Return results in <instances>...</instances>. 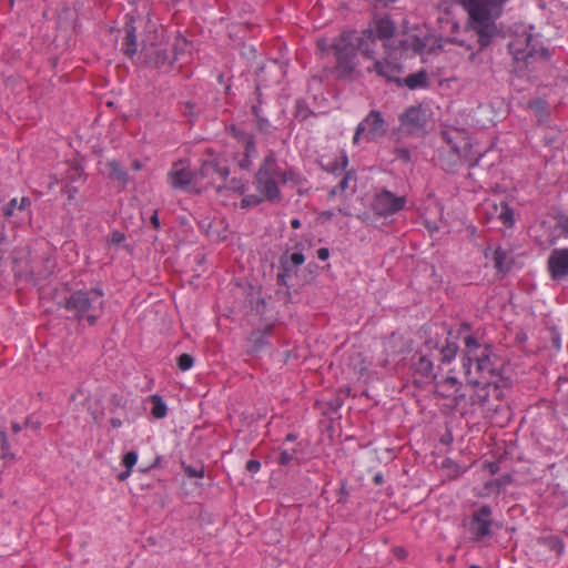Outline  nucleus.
Segmentation results:
<instances>
[{
    "label": "nucleus",
    "mask_w": 568,
    "mask_h": 568,
    "mask_svg": "<svg viewBox=\"0 0 568 568\" xmlns=\"http://www.w3.org/2000/svg\"><path fill=\"white\" fill-rule=\"evenodd\" d=\"M464 341L463 369L468 384H494V392L505 384L501 376L503 361L487 345H481L475 336L466 334Z\"/></svg>",
    "instance_id": "f257e3e1"
},
{
    "label": "nucleus",
    "mask_w": 568,
    "mask_h": 568,
    "mask_svg": "<svg viewBox=\"0 0 568 568\" xmlns=\"http://www.w3.org/2000/svg\"><path fill=\"white\" fill-rule=\"evenodd\" d=\"M468 14V26L478 36L480 49L488 47L497 34L496 20L509 0H455Z\"/></svg>",
    "instance_id": "f03ea898"
},
{
    "label": "nucleus",
    "mask_w": 568,
    "mask_h": 568,
    "mask_svg": "<svg viewBox=\"0 0 568 568\" xmlns=\"http://www.w3.org/2000/svg\"><path fill=\"white\" fill-rule=\"evenodd\" d=\"M514 61L528 68L536 62L548 61L551 57L544 39L535 32L534 27L516 31L508 44Z\"/></svg>",
    "instance_id": "7ed1b4c3"
},
{
    "label": "nucleus",
    "mask_w": 568,
    "mask_h": 568,
    "mask_svg": "<svg viewBox=\"0 0 568 568\" xmlns=\"http://www.w3.org/2000/svg\"><path fill=\"white\" fill-rule=\"evenodd\" d=\"M295 172L285 170L277 164L271 152L262 162L255 174V189L266 201L275 202L281 199L280 185L293 181Z\"/></svg>",
    "instance_id": "20e7f679"
},
{
    "label": "nucleus",
    "mask_w": 568,
    "mask_h": 568,
    "mask_svg": "<svg viewBox=\"0 0 568 568\" xmlns=\"http://www.w3.org/2000/svg\"><path fill=\"white\" fill-rule=\"evenodd\" d=\"M102 290H78L64 301V308L78 321L84 320L93 326L103 313L104 300Z\"/></svg>",
    "instance_id": "39448f33"
},
{
    "label": "nucleus",
    "mask_w": 568,
    "mask_h": 568,
    "mask_svg": "<svg viewBox=\"0 0 568 568\" xmlns=\"http://www.w3.org/2000/svg\"><path fill=\"white\" fill-rule=\"evenodd\" d=\"M230 174L226 161L222 158H214L205 160L197 172L199 186L203 187L214 186L221 191L225 185V181Z\"/></svg>",
    "instance_id": "423d86ee"
},
{
    "label": "nucleus",
    "mask_w": 568,
    "mask_h": 568,
    "mask_svg": "<svg viewBox=\"0 0 568 568\" xmlns=\"http://www.w3.org/2000/svg\"><path fill=\"white\" fill-rule=\"evenodd\" d=\"M356 38V31H345L334 40L332 48L334 50L336 63L339 69L345 71L353 70V60L357 51Z\"/></svg>",
    "instance_id": "0eeeda50"
},
{
    "label": "nucleus",
    "mask_w": 568,
    "mask_h": 568,
    "mask_svg": "<svg viewBox=\"0 0 568 568\" xmlns=\"http://www.w3.org/2000/svg\"><path fill=\"white\" fill-rule=\"evenodd\" d=\"M387 132V125L381 112L371 111L367 116L359 122L353 136V143H358L363 135L367 141H376L383 138Z\"/></svg>",
    "instance_id": "6e6552de"
},
{
    "label": "nucleus",
    "mask_w": 568,
    "mask_h": 568,
    "mask_svg": "<svg viewBox=\"0 0 568 568\" xmlns=\"http://www.w3.org/2000/svg\"><path fill=\"white\" fill-rule=\"evenodd\" d=\"M168 181L173 189L189 192H201L197 172L195 174L182 162L174 163L168 174Z\"/></svg>",
    "instance_id": "1a4fd4ad"
},
{
    "label": "nucleus",
    "mask_w": 568,
    "mask_h": 568,
    "mask_svg": "<svg viewBox=\"0 0 568 568\" xmlns=\"http://www.w3.org/2000/svg\"><path fill=\"white\" fill-rule=\"evenodd\" d=\"M405 204V196H396L387 190H382L374 195L371 206L377 215L388 216L403 210Z\"/></svg>",
    "instance_id": "9d476101"
},
{
    "label": "nucleus",
    "mask_w": 568,
    "mask_h": 568,
    "mask_svg": "<svg viewBox=\"0 0 568 568\" xmlns=\"http://www.w3.org/2000/svg\"><path fill=\"white\" fill-rule=\"evenodd\" d=\"M428 114L422 106L408 108L399 118L402 125L409 133L423 132L427 124Z\"/></svg>",
    "instance_id": "9b49d317"
},
{
    "label": "nucleus",
    "mask_w": 568,
    "mask_h": 568,
    "mask_svg": "<svg viewBox=\"0 0 568 568\" xmlns=\"http://www.w3.org/2000/svg\"><path fill=\"white\" fill-rule=\"evenodd\" d=\"M491 509L489 506H481L474 513L470 523V531L476 540L483 539L490 534Z\"/></svg>",
    "instance_id": "f8f14e48"
},
{
    "label": "nucleus",
    "mask_w": 568,
    "mask_h": 568,
    "mask_svg": "<svg viewBox=\"0 0 568 568\" xmlns=\"http://www.w3.org/2000/svg\"><path fill=\"white\" fill-rule=\"evenodd\" d=\"M547 267L552 280L568 276V248L552 250L548 257Z\"/></svg>",
    "instance_id": "ddd939ff"
},
{
    "label": "nucleus",
    "mask_w": 568,
    "mask_h": 568,
    "mask_svg": "<svg viewBox=\"0 0 568 568\" xmlns=\"http://www.w3.org/2000/svg\"><path fill=\"white\" fill-rule=\"evenodd\" d=\"M436 389L443 397H454L456 400L462 399L467 396L466 394V385L452 374H448L446 377L440 381H436Z\"/></svg>",
    "instance_id": "4468645a"
},
{
    "label": "nucleus",
    "mask_w": 568,
    "mask_h": 568,
    "mask_svg": "<svg viewBox=\"0 0 568 568\" xmlns=\"http://www.w3.org/2000/svg\"><path fill=\"white\" fill-rule=\"evenodd\" d=\"M368 71L376 72L379 77L385 78L387 81L399 82L398 75L402 73V67L397 62L384 59L376 60L373 68H369Z\"/></svg>",
    "instance_id": "2eb2a0df"
},
{
    "label": "nucleus",
    "mask_w": 568,
    "mask_h": 568,
    "mask_svg": "<svg viewBox=\"0 0 568 568\" xmlns=\"http://www.w3.org/2000/svg\"><path fill=\"white\" fill-rule=\"evenodd\" d=\"M144 62L156 69H164L172 64V61L165 49L152 47L143 50Z\"/></svg>",
    "instance_id": "dca6fc26"
},
{
    "label": "nucleus",
    "mask_w": 568,
    "mask_h": 568,
    "mask_svg": "<svg viewBox=\"0 0 568 568\" xmlns=\"http://www.w3.org/2000/svg\"><path fill=\"white\" fill-rule=\"evenodd\" d=\"M494 384H468L466 382V394L469 396L471 405H484L490 395Z\"/></svg>",
    "instance_id": "f3484780"
},
{
    "label": "nucleus",
    "mask_w": 568,
    "mask_h": 568,
    "mask_svg": "<svg viewBox=\"0 0 568 568\" xmlns=\"http://www.w3.org/2000/svg\"><path fill=\"white\" fill-rule=\"evenodd\" d=\"M485 207L491 209V216H496L505 226H513L514 213L505 201H501L498 204L488 201L485 203Z\"/></svg>",
    "instance_id": "a211bd4d"
},
{
    "label": "nucleus",
    "mask_w": 568,
    "mask_h": 568,
    "mask_svg": "<svg viewBox=\"0 0 568 568\" xmlns=\"http://www.w3.org/2000/svg\"><path fill=\"white\" fill-rule=\"evenodd\" d=\"M374 31L375 39H379L384 41V45L388 47V41L393 37L396 27L394 22L388 18H382L374 22V26L371 28Z\"/></svg>",
    "instance_id": "6ab92c4d"
},
{
    "label": "nucleus",
    "mask_w": 568,
    "mask_h": 568,
    "mask_svg": "<svg viewBox=\"0 0 568 568\" xmlns=\"http://www.w3.org/2000/svg\"><path fill=\"white\" fill-rule=\"evenodd\" d=\"M376 39L372 29L363 31L361 34L357 33L356 48L365 57L373 58L375 54Z\"/></svg>",
    "instance_id": "aec40b11"
},
{
    "label": "nucleus",
    "mask_w": 568,
    "mask_h": 568,
    "mask_svg": "<svg viewBox=\"0 0 568 568\" xmlns=\"http://www.w3.org/2000/svg\"><path fill=\"white\" fill-rule=\"evenodd\" d=\"M443 138L450 146L456 159H460L466 155V152L469 148V143L467 139L464 138L460 133L456 132L455 136H453L449 133L445 132L443 133Z\"/></svg>",
    "instance_id": "412c9836"
},
{
    "label": "nucleus",
    "mask_w": 568,
    "mask_h": 568,
    "mask_svg": "<svg viewBox=\"0 0 568 568\" xmlns=\"http://www.w3.org/2000/svg\"><path fill=\"white\" fill-rule=\"evenodd\" d=\"M510 483L509 476L496 478L484 484L483 488L478 491L480 497H490L497 495L500 490Z\"/></svg>",
    "instance_id": "4be33fe9"
},
{
    "label": "nucleus",
    "mask_w": 568,
    "mask_h": 568,
    "mask_svg": "<svg viewBox=\"0 0 568 568\" xmlns=\"http://www.w3.org/2000/svg\"><path fill=\"white\" fill-rule=\"evenodd\" d=\"M122 50L129 58H133L136 53V29L132 24L126 26V34L122 43Z\"/></svg>",
    "instance_id": "5701e85b"
},
{
    "label": "nucleus",
    "mask_w": 568,
    "mask_h": 568,
    "mask_svg": "<svg viewBox=\"0 0 568 568\" xmlns=\"http://www.w3.org/2000/svg\"><path fill=\"white\" fill-rule=\"evenodd\" d=\"M136 463H138V453L134 450L128 452L122 457V460H121V464L125 467V470L118 474V480L119 481L126 480L131 476L132 469L136 465Z\"/></svg>",
    "instance_id": "b1692460"
},
{
    "label": "nucleus",
    "mask_w": 568,
    "mask_h": 568,
    "mask_svg": "<svg viewBox=\"0 0 568 568\" xmlns=\"http://www.w3.org/2000/svg\"><path fill=\"white\" fill-rule=\"evenodd\" d=\"M106 168L109 170V176L112 180L118 181V182L122 183L123 185L126 184L128 173L122 169V166L120 165V163L118 161H115V160L109 161L106 163Z\"/></svg>",
    "instance_id": "393cba45"
},
{
    "label": "nucleus",
    "mask_w": 568,
    "mask_h": 568,
    "mask_svg": "<svg viewBox=\"0 0 568 568\" xmlns=\"http://www.w3.org/2000/svg\"><path fill=\"white\" fill-rule=\"evenodd\" d=\"M458 352V346L456 343L447 341L446 344L439 349V361L443 364H449Z\"/></svg>",
    "instance_id": "a878e982"
},
{
    "label": "nucleus",
    "mask_w": 568,
    "mask_h": 568,
    "mask_svg": "<svg viewBox=\"0 0 568 568\" xmlns=\"http://www.w3.org/2000/svg\"><path fill=\"white\" fill-rule=\"evenodd\" d=\"M152 403L151 414L156 419H162L168 414L166 404L163 402L162 397L159 395H152L150 398Z\"/></svg>",
    "instance_id": "bb28decb"
},
{
    "label": "nucleus",
    "mask_w": 568,
    "mask_h": 568,
    "mask_svg": "<svg viewBox=\"0 0 568 568\" xmlns=\"http://www.w3.org/2000/svg\"><path fill=\"white\" fill-rule=\"evenodd\" d=\"M415 369L422 376H428L433 371V361L426 354H420L414 363Z\"/></svg>",
    "instance_id": "cd10ccee"
},
{
    "label": "nucleus",
    "mask_w": 568,
    "mask_h": 568,
    "mask_svg": "<svg viewBox=\"0 0 568 568\" xmlns=\"http://www.w3.org/2000/svg\"><path fill=\"white\" fill-rule=\"evenodd\" d=\"M404 82L409 89H416L427 84V77L425 72H417L406 77Z\"/></svg>",
    "instance_id": "c85d7f7f"
},
{
    "label": "nucleus",
    "mask_w": 568,
    "mask_h": 568,
    "mask_svg": "<svg viewBox=\"0 0 568 568\" xmlns=\"http://www.w3.org/2000/svg\"><path fill=\"white\" fill-rule=\"evenodd\" d=\"M349 365L354 369V372L358 375V377H363L366 375L368 371V366L363 358L361 353H356L352 358Z\"/></svg>",
    "instance_id": "c756f323"
},
{
    "label": "nucleus",
    "mask_w": 568,
    "mask_h": 568,
    "mask_svg": "<svg viewBox=\"0 0 568 568\" xmlns=\"http://www.w3.org/2000/svg\"><path fill=\"white\" fill-rule=\"evenodd\" d=\"M245 158L243 160H241L240 162V166L242 169H247L250 166V159L251 158H255L257 152H256V148L254 145V142L252 141V139H247L245 141Z\"/></svg>",
    "instance_id": "7c9ffc66"
},
{
    "label": "nucleus",
    "mask_w": 568,
    "mask_h": 568,
    "mask_svg": "<svg viewBox=\"0 0 568 568\" xmlns=\"http://www.w3.org/2000/svg\"><path fill=\"white\" fill-rule=\"evenodd\" d=\"M507 258H508V253L505 250H503L501 247H497L494 251V264L498 271H500V272L507 271V268H508L506 266Z\"/></svg>",
    "instance_id": "2f4dec72"
},
{
    "label": "nucleus",
    "mask_w": 568,
    "mask_h": 568,
    "mask_svg": "<svg viewBox=\"0 0 568 568\" xmlns=\"http://www.w3.org/2000/svg\"><path fill=\"white\" fill-rule=\"evenodd\" d=\"M305 262V257L301 252L292 253L287 258L282 260V267L285 272L288 271L287 264L291 263L293 266H300Z\"/></svg>",
    "instance_id": "473e14b6"
},
{
    "label": "nucleus",
    "mask_w": 568,
    "mask_h": 568,
    "mask_svg": "<svg viewBox=\"0 0 568 568\" xmlns=\"http://www.w3.org/2000/svg\"><path fill=\"white\" fill-rule=\"evenodd\" d=\"M353 179V173L352 172H347L343 179L339 181L338 185L333 187L331 191H329V194L328 196L332 199L334 197L338 192H344L347 187H348V182L349 180Z\"/></svg>",
    "instance_id": "72a5a7b5"
},
{
    "label": "nucleus",
    "mask_w": 568,
    "mask_h": 568,
    "mask_svg": "<svg viewBox=\"0 0 568 568\" xmlns=\"http://www.w3.org/2000/svg\"><path fill=\"white\" fill-rule=\"evenodd\" d=\"M547 544H548L549 548L552 551H555L558 556H561L565 552V544L559 537L550 536L547 539Z\"/></svg>",
    "instance_id": "f704fd0d"
},
{
    "label": "nucleus",
    "mask_w": 568,
    "mask_h": 568,
    "mask_svg": "<svg viewBox=\"0 0 568 568\" xmlns=\"http://www.w3.org/2000/svg\"><path fill=\"white\" fill-rule=\"evenodd\" d=\"M295 455H296L295 449H292V450L282 449L280 452L277 463L282 466H288L294 460Z\"/></svg>",
    "instance_id": "c9c22d12"
},
{
    "label": "nucleus",
    "mask_w": 568,
    "mask_h": 568,
    "mask_svg": "<svg viewBox=\"0 0 568 568\" xmlns=\"http://www.w3.org/2000/svg\"><path fill=\"white\" fill-rule=\"evenodd\" d=\"M193 365H194V359L190 354L184 353L178 357V367L181 371H183V372L189 371L193 367Z\"/></svg>",
    "instance_id": "e433bc0d"
},
{
    "label": "nucleus",
    "mask_w": 568,
    "mask_h": 568,
    "mask_svg": "<svg viewBox=\"0 0 568 568\" xmlns=\"http://www.w3.org/2000/svg\"><path fill=\"white\" fill-rule=\"evenodd\" d=\"M265 199H263L262 195H246L242 199L241 206L248 207V206L257 205L258 203H261Z\"/></svg>",
    "instance_id": "4c0bfd02"
},
{
    "label": "nucleus",
    "mask_w": 568,
    "mask_h": 568,
    "mask_svg": "<svg viewBox=\"0 0 568 568\" xmlns=\"http://www.w3.org/2000/svg\"><path fill=\"white\" fill-rule=\"evenodd\" d=\"M17 207L19 209L18 199L14 197L3 207V215L6 217H11Z\"/></svg>",
    "instance_id": "58836bf2"
},
{
    "label": "nucleus",
    "mask_w": 568,
    "mask_h": 568,
    "mask_svg": "<svg viewBox=\"0 0 568 568\" xmlns=\"http://www.w3.org/2000/svg\"><path fill=\"white\" fill-rule=\"evenodd\" d=\"M246 469L247 471L255 474L261 469V463L255 459H250L246 463Z\"/></svg>",
    "instance_id": "ea45409f"
},
{
    "label": "nucleus",
    "mask_w": 568,
    "mask_h": 568,
    "mask_svg": "<svg viewBox=\"0 0 568 568\" xmlns=\"http://www.w3.org/2000/svg\"><path fill=\"white\" fill-rule=\"evenodd\" d=\"M185 474L189 476V477H203L204 476V471L203 469H196V468H193L191 466H187L185 467Z\"/></svg>",
    "instance_id": "a19ab883"
},
{
    "label": "nucleus",
    "mask_w": 568,
    "mask_h": 568,
    "mask_svg": "<svg viewBox=\"0 0 568 568\" xmlns=\"http://www.w3.org/2000/svg\"><path fill=\"white\" fill-rule=\"evenodd\" d=\"M395 153L396 158L403 160L404 162H408L410 160V153L406 149H396Z\"/></svg>",
    "instance_id": "79ce46f5"
},
{
    "label": "nucleus",
    "mask_w": 568,
    "mask_h": 568,
    "mask_svg": "<svg viewBox=\"0 0 568 568\" xmlns=\"http://www.w3.org/2000/svg\"><path fill=\"white\" fill-rule=\"evenodd\" d=\"M124 234L118 231L113 232L111 235V242L114 244H120L124 241Z\"/></svg>",
    "instance_id": "37998d69"
},
{
    "label": "nucleus",
    "mask_w": 568,
    "mask_h": 568,
    "mask_svg": "<svg viewBox=\"0 0 568 568\" xmlns=\"http://www.w3.org/2000/svg\"><path fill=\"white\" fill-rule=\"evenodd\" d=\"M317 257L321 261H326L329 257V251L326 247H321L317 250Z\"/></svg>",
    "instance_id": "c03bdc74"
},
{
    "label": "nucleus",
    "mask_w": 568,
    "mask_h": 568,
    "mask_svg": "<svg viewBox=\"0 0 568 568\" xmlns=\"http://www.w3.org/2000/svg\"><path fill=\"white\" fill-rule=\"evenodd\" d=\"M347 163H348L347 155L343 151L342 154H341V170H345V168L347 166Z\"/></svg>",
    "instance_id": "a18cd8bd"
},
{
    "label": "nucleus",
    "mask_w": 568,
    "mask_h": 568,
    "mask_svg": "<svg viewBox=\"0 0 568 568\" xmlns=\"http://www.w3.org/2000/svg\"><path fill=\"white\" fill-rule=\"evenodd\" d=\"M151 224L155 227V229H159L160 227V221H159V216H158V213L154 212V214L151 216Z\"/></svg>",
    "instance_id": "49530a36"
},
{
    "label": "nucleus",
    "mask_w": 568,
    "mask_h": 568,
    "mask_svg": "<svg viewBox=\"0 0 568 568\" xmlns=\"http://www.w3.org/2000/svg\"><path fill=\"white\" fill-rule=\"evenodd\" d=\"M232 190L236 191V192H240V193H243L244 192V184L243 183H234L232 186H231Z\"/></svg>",
    "instance_id": "de8ad7c7"
},
{
    "label": "nucleus",
    "mask_w": 568,
    "mask_h": 568,
    "mask_svg": "<svg viewBox=\"0 0 568 568\" xmlns=\"http://www.w3.org/2000/svg\"><path fill=\"white\" fill-rule=\"evenodd\" d=\"M18 205L20 210H23L27 205H29V200L27 197H22Z\"/></svg>",
    "instance_id": "09e8293b"
},
{
    "label": "nucleus",
    "mask_w": 568,
    "mask_h": 568,
    "mask_svg": "<svg viewBox=\"0 0 568 568\" xmlns=\"http://www.w3.org/2000/svg\"><path fill=\"white\" fill-rule=\"evenodd\" d=\"M291 226H292L293 229H295V230L300 229V227H301V222H300V220H298V219H293V220L291 221Z\"/></svg>",
    "instance_id": "8fccbe9b"
},
{
    "label": "nucleus",
    "mask_w": 568,
    "mask_h": 568,
    "mask_svg": "<svg viewBox=\"0 0 568 568\" xmlns=\"http://www.w3.org/2000/svg\"><path fill=\"white\" fill-rule=\"evenodd\" d=\"M317 47L320 50L325 51L326 50V41L321 39L317 41Z\"/></svg>",
    "instance_id": "3c124183"
},
{
    "label": "nucleus",
    "mask_w": 568,
    "mask_h": 568,
    "mask_svg": "<svg viewBox=\"0 0 568 568\" xmlns=\"http://www.w3.org/2000/svg\"><path fill=\"white\" fill-rule=\"evenodd\" d=\"M334 213L332 211H324L321 213V216L326 220L331 219Z\"/></svg>",
    "instance_id": "603ef678"
},
{
    "label": "nucleus",
    "mask_w": 568,
    "mask_h": 568,
    "mask_svg": "<svg viewBox=\"0 0 568 568\" xmlns=\"http://www.w3.org/2000/svg\"><path fill=\"white\" fill-rule=\"evenodd\" d=\"M267 125H268V123H267V121H266V120H260V121H258V128H260L261 130H265V129L267 128Z\"/></svg>",
    "instance_id": "864d4df0"
},
{
    "label": "nucleus",
    "mask_w": 568,
    "mask_h": 568,
    "mask_svg": "<svg viewBox=\"0 0 568 568\" xmlns=\"http://www.w3.org/2000/svg\"><path fill=\"white\" fill-rule=\"evenodd\" d=\"M277 282H278L280 284H285V274H283V273H278V274H277Z\"/></svg>",
    "instance_id": "5fc2aeb1"
},
{
    "label": "nucleus",
    "mask_w": 568,
    "mask_h": 568,
    "mask_svg": "<svg viewBox=\"0 0 568 568\" xmlns=\"http://www.w3.org/2000/svg\"><path fill=\"white\" fill-rule=\"evenodd\" d=\"M488 467H489V471L491 474H495L497 471V465L496 464L490 463V464H488Z\"/></svg>",
    "instance_id": "6e6d98bb"
},
{
    "label": "nucleus",
    "mask_w": 568,
    "mask_h": 568,
    "mask_svg": "<svg viewBox=\"0 0 568 568\" xmlns=\"http://www.w3.org/2000/svg\"><path fill=\"white\" fill-rule=\"evenodd\" d=\"M296 439V435L294 434H288L286 437H285V440L286 442H293Z\"/></svg>",
    "instance_id": "4d7b16f0"
},
{
    "label": "nucleus",
    "mask_w": 568,
    "mask_h": 568,
    "mask_svg": "<svg viewBox=\"0 0 568 568\" xmlns=\"http://www.w3.org/2000/svg\"><path fill=\"white\" fill-rule=\"evenodd\" d=\"M133 169L136 170V171L141 169V164H140L139 161H134L133 162Z\"/></svg>",
    "instance_id": "13d9d810"
},
{
    "label": "nucleus",
    "mask_w": 568,
    "mask_h": 568,
    "mask_svg": "<svg viewBox=\"0 0 568 568\" xmlns=\"http://www.w3.org/2000/svg\"><path fill=\"white\" fill-rule=\"evenodd\" d=\"M112 425H113V426H115V427H118V426H120V425H121V422H120V420H118V419H112Z\"/></svg>",
    "instance_id": "bf43d9fd"
},
{
    "label": "nucleus",
    "mask_w": 568,
    "mask_h": 568,
    "mask_svg": "<svg viewBox=\"0 0 568 568\" xmlns=\"http://www.w3.org/2000/svg\"><path fill=\"white\" fill-rule=\"evenodd\" d=\"M374 480H375V483H381L382 481V476L381 475H376L374 477Z\"/></svg>",
    "instance_id": "052dcab7"
},
{
    "label": "nucleus",
    "mask_w": 568,
    "mask_h": 568,
    "mask_svg": "<svg viewBox=\"0 0 568 568\" xmlns=\"http://www.w3.org/2000/svg\"><path fill=\"white\" fill-rule=\"evenodd\" d=\"M468 331V327L467 326H463L459 331V334H464V332Z\"/></svg>",
    "instance_id": "680f3d73"
},
{
    "label": "nucleus",
    "mask_w": 568,
    "mask_h": 568,
    "mask_svg": "<svg viewBox=\"0 0 568 568\" xmlns=\"http://www.w3.org/2000/svg\"><path fill=\"white\" fill-rule=\"evenodd\" d=\"M470 568H480V567H479V566H475V565H473V566H470Z\"/></svg>",
    "instance_id": "e2e57ef3"
},
{
    "label": "nucleus",
    "mask_w": 568,
    "mask_h": 568,
    "mask_svg": "<svg viewBox=\"0 0 568 568\" xmlns=\"http://www.w3.org/2000/svg\"><path fill=\"white\" fill-rule=\"evenodd\" d=\"M2 258V253L0 252V260Z\"/></svg>",
    "instance_id": "0e129e2a"
}]
</instances>
